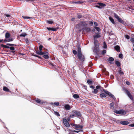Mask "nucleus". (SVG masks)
I'll return each mask as SVG.
<instances>
[{
  "label": "nucleus",
  "mask_w": 134,
  "mask_h": 134,
  "mask_svg": "<svg viewBox=\"0 0 134 134\" xmlns=\"http://www.w3.org/2000/svg\"><path fill=\"white\" fill-rule=\"evenodd\" d=\"M115 63L117 66L118 67L120 66L121 65L120 63L118 61L115 60Z\"/></svg>",
  "instance_id": "nucleus-22"
},
{
  "label": "nucleus",
  "mask_w": 134,
  "mask_h": 134,
  "mask_svg": "<svg viewBox=\"0 0 134 134\" xmlns=\"http://www.w3.org/2000/svg\"><path fill=\"white\" fill-rule=\"evenodd\" d=\"M71 125L74 129L76 130L79 131L80 132H83V126L82 125L73 123L71 124Z\"/></svg>",
  "instance_id": "nucleus-1"
},
{
  "label": "nucleus",
  "mask_w": 134,
  "mask_h": 134,
  "mask_svg": "<svg viewBox=\"0 0 134 134\" xmlns=\"http://www.w3.org/2000/svg\"><path fill=\"white\" fill-rule=\"evenodd\" d=\"M96 89H100V90H101L102 89H103V88L102 87L98 85L96 86Z\"/></svg>",
  "instance_id": "nucleus-34"
},
{
  "label": "nucleus",
  "mask_w": 134,
  "mask_h": 134,
  "mask_svg": "<svg viewBox=\"0 0 134 134\" xmlns=\"http://www.w3.org/2000/svg\"><path fill=\"white\" fill-rule=\"evenodd\" d=\"M65 109L66 110H68L71 109L70 105L68 104H66L64 106Z\"/></svg>",
  "instance_id": "nucleus-11"
},
{
  "label": "nucleus",
  "mask_w": 134,
  "mask_h": 134,
  "mask_svg": "<svg viewBox=\"0 0 134 134\" xmlns=\"http://www.w3.org/2000/svg\"><path fill=\"white\" fill-rule=\"evenodd\" d=\"M54 112L56 116H60V115L59 112L56 111H55L54 110Z\"/></svg>",
  "instance_id": "nucleus-32"
},
{
  "label": "nucleus",
  "mask_w": 134,
  "mask_h": 134,
  "mask_svg": "<svg viewBox=\"0 0 134 134\" xmlns=\"http://www.w3.org/2000/svg\"><path fill=\"white\" fill-rule=\"evenodd\" d=\"M9 48L10 50L12 51H11V52H12V53H14L15 52V51H14L15 49V48L14 47H9Z\"/></svg>",
  "instance_id": "nucleus-25"
},
{
  "label": "nucleus",
  "mask_w": 134,
  "mask_h": 134,
  "mask_svg": "<svg viewBox=\"0 0 134 134\" xmlns=\"http://www.w3.org/2000/svg\"><path fill=\"white\" fill-rule=\"evenodd\" d=\"M52 105H54L57 106H58L59 105V103L58 102H55L54 103H52Z\"/></svg>",
  "instance_id": "nucleus-33"
},
{
  "label": "nucleus",
  "mask_w": 134,
  "mask_h": 134,
  "mask_svg": "<svg viewBox=\"0 0 134 134\" xmlns=\"http://www.w3.org/2000/svg\"><path fill=\"white\" fill-rule=\"evenodd\" d=\"M63 122L64 124L66 127H68L70 126L69 124L66 119H64Z\"/></svg>",
  "instance_id": "nucleus-8"
},
{
  "label": "nucleus",
  "mask_w": 134,
  "mask_h": 134,
  "mask_svg": "<svg viewBox=\"0 0 134 134\" xmlns=\"http://www.w3.org/2000/svg\"><path fill=\"white\" fill-rule=\"evenodd\" d=\"M10 36V34L8 32H6L5 34V39H7Z\"/></svg>",
  "instance_id": "nucleus-15"
},
{
  "label": "nucleus",
  "mask_w": 134,
  "mask_h": 134,
  "mask_svg": "<svg viewBox=\"0 0 134 134\" xmlns=\"http://www.w3.org/2000/svg\"><path fill=\"white\" fill-rule=\"evenodd\" d=\"M114 102H112V103H111L110 104V108L111 109H113L114 108Z\"/></svg>",
  "instance_id": "nucleus-30"
},
{
  "label": "nucleus",
  "mask_w": 134,
  "mask_h": 134,
  "mask_svg": "<svg viewBox=\"0 0 134 134\" xmlns=\"http://www.w3.org/2000/svg\"><path fill=\"white\" fill-rule=\"evenodd\" d=\"M121 121L120 120H118L116 121V122L117 124L119 125L120 124H121Z\"/></svg>",
  "instance_id": "nucleus-42"
},
{
  "label": "nucleus",
  "mask_w": 134,
  "mask_h": 134,
  "mask_svg": "<svg viewBox=\"0 0 134 134\" xmlns=\"http://www.w3.org/2000/svg\"><path fill=\"white\" fill-rule=\"evenodd\" d=\"M82 16L81 15H77V18L78 19H80L82 18Z\"/></svg>",
  "instance_id": "nucleus-52"
},
{
  "label": "nucleus",
  "mask_w": 134,
  "mask_h": 134,
  "mask_svg": "<svg viewBox=\"0 0 134 134\" xmlns=\"http://www.w3.org/2000/svg\"><path fill=\"white\" fill-rule=\"evenodd\" d=\"M80 2H79V1H78V2L72 1L71 2V3L72 4L74 3L77 4V3H80Z\"/></svg>",
  "instance_id": "nucleus-54"
},
{
  "label": "nucleus",
  "mask_w": 134,
  "mask_h": 134,
  "mask_svg": "<svg viewBox=\"0 0 134 134\" xmlns=\"http://www.w3.org/2000/svg\"><path fill=\"white\" fill-rule=\"evenodd\" d=\"M111 97L114 100H115L116 99L115 97H114V95H113V94L111 96Z\"/></svg>",
  "instance_id": "nucleus-59"
},
{
  "label": "nucleus",
  "mask_w": 134,
  "mask_h": 134,
  "mask_svg": "<svg viewBox=\"0 0 134 134\" xmlns=\"http://www.w3.org/2000/svg\"><path fill=\"white\" fill-rule=\"evenodd\" d=\"M107 47V46L105 42H104V46L103 48H106Z\"/></svg>",
  "instance_id": "nucleus-49"
},
{
  "label": "nucleus",
  "mask_w": 134,
  "mask_h": 134,
  "mask_svg": "<svg viewBox=\"0 0 134 134\" xmlns=\"http://www.w3.org/2000/svg\"><path fill=\"white\" fill-rule=\"evenodd\" d=\"M47 22L49 24H51L53 23V21L52 20H47Z\"/></svg>",
  "instance_id": "nucleus-37"
},
{
  "label": "nucleus",
  "mask_w": 134,
  "mask_h": 134,
  "mask_svg": "<svg viewBox=\"0 0 134 134\" xmlns=\"http://www.w3.org/2000/svg\"><path fill=\"white\" fill-rule=\"evenodd\" d=\"M27 35L25 33H22L20 35V37H24L26 35Z\"/></svg>",
  "instance_id": "nucleus-38"
},
{
  "label": "nucleus",
  "mask_w": 134,
  "mask_h": 134,
  "mask_svg": "<svg viewBox=\"0 0 134 134\" xmlns=\"http://www.w3.org/2000/svg\"><path fill=\"white\" fill-rule=\"evenodd\" d=\"M3 90L4 91L7 92H10L9 90L5 86H4L3 87Z\"/></svg>",
  "instance_id": "nucleus-19"
},
{
  "label": "nucleus",
  "mask_w": 134,
  "mask_h": 134,
  "mask_svg": "<svg viewBox=\"0 0 134 134\" xmlns=\"http://www.w3.org/2000/svg\"><path fill=\"white\" fill-rule=\"evenodd\" d=\"M36 53L39 55H43L45 54V53L44 52H42L40 51H37L36 52Z\"/></svg>",
  "instance_id": "nucleus-18"
},
{
  "label": "nucleus",
  "mask_w": 134,
  "mask_h": 134,
  "mask_svg": "<svg viewBox=\"0 0 134 134\" xmlns=\"http://www.w3.org/2000/svg\"><path fill=\"white\" fill-rule=\"evenodd\" d=\"M93 52L94 53H96L97 55H98L99 51V48L98 47H94L93 48Z\"/></svg>",
  "instance_id": "nucleus-9"
},
{
  "label": "nucleus",
  "mask_w": 134,
  "mask_h": 134,
  "mask_svg": "<svg viewBox=\"0 0 134 134\" xmlns=\"http://www.w3.org/2000/svg\"><path fill=\"white\" fill-rule=\"evenodd\" d=\"M118 72L119 74H120L121 75H124V72H123V71H122V70H121V68H120V69H119V70H118Z\"/></svg>",
  "instance_id": "nucleus-21"
},
{
  "label": "nucleus",
  "mask_w": 134,
  "mask_h": 134,
  "mask_svg": "<svg viewBox=\"0 0 134 134\" xmlns=\"http://www.w3.org/2000/svg\"><path fill=\"white\" fill-rule=\"evenodd\" d=\"M70 131H71L72 132H76V133H79V132H80L78 130H77V131H76V130H70Z\"/></svg>",
  "instance_id": "nucleus-53"
},
{
  "label": "nucleus",
  "mask_w": 134,
  "mask_h": 134,
  "mask_svg": "<svg viewBox=\"0 0 134 134\" xmlns=\"http://www.w3.org/2000/svg\"><path fill=\"white\" fill-rule=\"evenodd\" d=\"M72 113L75 114V116L78 117H80L82 116L80 112V111L76 110H74L72 111Z\"/></svg>",
  "instance_id": "nucleus-6"
},
{
  "label": "nucleus",
  "mask_w": 134,
  "mask_h": 134,
  "mask_svg": "<svg viewBox=\"0 0 134 134\" xmlns=\"http://www.w3.org/2000/svg\"><path fill=\"white\" fill-rule=\"evenodd\" d=\"M95 47H98V48L99 45L98 43H97L94 44Z\"/></svg>",
  "instance_id": "nucleus-57"
},
{
  "label": "nucleus",
  "mask_w": 134,
  "mask_h": 134,
  "mask_svg": "<svg viewBox=\"0 0 134 134\" xmlns=\"http://www.w3.org/2000/svg\"><path fill=\"white\" fill-rule=\"evenodd\" d=\"M129 124V122L128 121H121V124L123 125H126Z\"/></svg>",
  "instance_id": "nucleus-17"
},
{
  "label": "nucleus",
  "mask_w": 134,
  "mask_h": 134,
  "mask_svg": "<svg viewBox=\"0 0 134 134\" xmlns=\"http://www.w3.org/2000/svg\"><path fill=\"white\" fill-rule=\"evenodd\" d=\"M100 97L102 98H105L106 96V95L104 93H102L100 94Z\"/></svg>",
  "instance_id": "nucleus-24"
},
{
  "label": "nucleus",
  "mask_w": 134,
  "mask_h": 134,
  "mask_svg": "<svg viewBox=\"0 0 134 134\" xmlns=\"http://www.w3.org/2000/svg\"><path fill=\"white\" fill-rule=\"evenodd\" d=\"M82 30V32L83 31L86 33L91 31V28L90 27H85V28H83Z\"/></svg>",
  "instance_id": "nucleus-7"
},
{
  "label": "nucleus",
  "mask_w": 134,
  "mask_h": 134,
  "mask_svg": "<svg viewBox=\"0 0 134 134\" xmlns=\"http://www.w3.org/2000/svg\"><path fill=\"white\" fill-rule=\"evenodd\" d=\"M4 15L7 17H10V15L9 14H5Z\"/></svg>",
  "instance_id": "nucleus-63"
},
{
  "label": "nucleus",
  "mask_w": 134,
  "mask_h": 134,
  "mask_svg": "<svg viewBox=\"0 0 134 134\" xmlns=\"http://www.w3.org/2000/svg\"><path fill=\"white\" fill-rule=\"evenodd\" d=\"M43 46L42 45H40L39 47V49L40 50V51H41L42 49Z\"/></svg>",
  "instance_id": "nucleus-45"
},
{
  "label": "nucleus",
  "mask_w": 134,
  "mask_h": 134,
  "mask_svg": "<svg viewBox=\"0 0 134 134\" xmlns=\"http://www.w3.org/2000/svg\"><path fill=\"white\" fill-rule=\"evenodd\" d=\"M87 82L89 85H92L93 84V82L92 81L89 79L87 80Z\"/></svg>",
  "instance_id": "nucleus-29"
},
{
  "label": "nucleus",
  "mask_w": 134,
  "mask_h": 134,
  "mask_svg": "<svg viewBox=\"0 0 134 134\" xmlns=\"http://www.w3.org/2000/svg\"><path fill=\"white\" fill-rule=\"evenodd\" d=\"M126 84L129 85H130L131 84L130 82H129L128 81H127L126 82Z\"/></svg>",
  "instance_id": "nucleus-60"
},
{
  "label": "nucleus",
  "mask_w": 134,
  "mask_h": 134,
  "mask_svg": "<svg viewBox=\"0 0 134 134\" xmlns=\"http://www.w3.org/2000/svg\"><path fill=\"white\" fill-rule=\"evenodd\" d=\"M94 28L98 32L100 31V29L99 27H98L95 26L94 27Z\"/></svg>",
  "instance_id": "nucleus-41"
},
{
  "label": "nucleus",
  "mask_w": 134,
  "mask_h": 134,
  "mask_svg": "<svg viewBox=\"0 0 134 134\" xmlns=\"http://www.w3.org/2000/svg\"><path fill=\"white\" fill-rule=\"evenodd\" d=\"M96 7H97L99 8H100V7L99 6V5L98 4V5H96L95 6Z\"/></svg>",
  "instance_id": "nucleus-64"
},
{
  "label": "nucleus",
  "mask_w": 134,
  "mask_h": 134,
  "mask_svg": "<svg viewBox=\"0 0 134 134\" xmlns=\"http://www.w3.org/2000/svg\"><path fill=\"white\" fill-rule=\"evenodd\" d=\"M131 127H134V123L131 124L129 125Z\"/></svg>",
  "instance_id": "nucleus-61"
},
{
  "label": "nucleus",
  "mask_w": 134,
  "mask_h": 134,
  "mask_svg": "<svg viewBox=\"0 0 134 134\" xmlns=\"http://www.w3.org/2000/svg\"><path fill=\"white\" fill-rule=\"evenodd\" d=\"M117 20H118L119 22L122 24H123L124 23V21L120 18H119Z\"/></svg>",
  "instance_id": "nucleus-28"
},
{
  "label": "nucleus",
  "mask_w": 134,
  "mask_h": 134,
  "mask_svg": "<svg viewBox=\"0 0 134 134\" xmlns=\"http://www.w3.org/2000/svg\"><path fill=\"white\" fill-rule=\"evenodd\" d=\"M114 60V58L112 57H110L109 58V59H108V61H113Z\"/></svg>",
  "instance_id": "nucleus-43"
},
{
  "label": "nucleus",
  "mask_w": 134,
  "mask_h": 134,
  "mask_svg": "<svg viewBox=\"0 0 134 134\" xmlns=\"http://www.w3.org/2000/svg\"><path fill=\"white\" fill-rule=\"evenodd\" d=\"M118 52H119L120 51V47L118 45H116L114 48Z\"/></svg>",
  "instance_id": "nucleus-14"
},
{
  "label": "nucleus",
  "mask_w": 134,
  "mask_h": 134,
  "mask_svg": "<svg viewBox=\"0 0 134 134\" xmlns=\"http://www.w3.org/2000/svg\"><path fill=\"white\" fill-rule=\"evenodd\" d=\"M125 37L127 39H129L130 38V36L128 35H125Z\"/></svg>",
  "instance_id": "nucleus-56"
},
{
  "label": "nucleus",
  "mask_w": 134,
  "mask_h": 134,
  "mask_svg": "<svg viewBox=\"0 0 134 134\" xmlns=\"http://www.w3.org/2000/svg\"><path fill=\"white\" fill-rule=\"evenodd\" d=\"M77 56L79 61L81 62H83L85 60V56L82 53L77 54Z\"/></svg>",
  "instance_id": "nucleus-5"
},
{
  "label": "nucleus",
  "mask_w": 134,
  "mask_h": 134,
  "mask_svg": "<svg viewBox=\"0 0 134 134\" xmlns=\"http://www.w3.org/2000/svg\"><path fill=\"white\" fill-rule=\"evenodd\" d=\"M124 91L126 93L130 99L132 100L133 101L134 99L133 97L131 94L130 92L126 88H123Z\"/></svg>",
  "instance_id": "nucleus-4"
},
{
  "label": "nucleus",
  "mask_w": 134,
  "mask_h": 134,
  "mask_svg": "<svg viewBox=\"0 0 134 134\" xmlns=\"http://www.w3.org/2000/svg\"><path fill=\"white\" fill-rule=\"evenodd\" d=\"M73 97L75 99H77L79 98V95L78 94H74L73 95Z\"/></svg>",
  "instance_id": "nucleus-26"
},
{
  "label": "nucleus",
  "mask_w": 134,
  "mask_h": 134,
  "mask_svg": "<svg viewBox=\"0 0 134 134\" xmlns=\"http://www.w3.org/2000/svg\"><path fill=\"white\" fill-rule=\"evenodd\" d=\"M113 111L116 114H120L121 115H124L126 113V111L123 110L122 109L117 110L115 109H114Z\"/></svg>",
  "instance_id": "nucleus-3"
},
{
  "label": "nucleus",
  "mask_w": 134,
  "mask_h": 134,
  "mask_svg": "<svg viewBox=\"0 0 134 134\" xmlns=\"http://www.w3.org/2000/svg\"><path fill=\"white\" fill-rule=\"evenodd\" d=\"M89 23L91 25H93V22H92V21H90L89 22Z\"/></svg>",
  "instance_id": "nucleus-62"
},
{
  "label": "nucleus",
  "mask_w": 134,
  "mask_h": 134,
  "mask_svg": "<svg viewBox=\"0 0 134 134\" xmlns=\"http://www.w3.org/2000/svg\"><path fill=\"white\" fill-rule=\"evenodd\" d=\"M123 54H120L119 55V57L121 59H122L123 58Z\"/></svg>",
  "instance_id": "nucleus-50"
},
{
  "label": "nucleus",
  "mask_w": 134,
  "mask_h": 134,
  "mask_svg": "<svg viewBox=\"0 0 134 134\" xmlns=\"http://www.w3.org/2000/svg\"><path fill=\"white\" fill-rule=\"evenodd\" d=\"M35 101L38 103H42V101H41L40 99H38V98H37L35 99Z\"/></svg>",
  "instance_id": "nucleus-27"
},
{
  "label": "nucleus",
  "mask_w": 134,
  "mask_h": 134,
  "mask_svg": "<svg viewBox=\"0 0 134 134\" xmlns=\"http://www.w3.org/2000/svg\"><path fill=\"white\" fill-rule=\"evenodd\" d=\"M47 29L49 31L52 30L53 31H55L57 30V28H53V27H47Z\"/></svg>",
  "instance_id": "nucleus-10"
},
{
  "label": "nucleus",
  "mask_w": 134,
  "mask_h": 134,
  "mask_svg": "<svg viewBox=\"0 0 134 134\" xmlns=\"http://www.w3.org/2000/svg\"><path fill=\"white\" fill-rule=\"evenodd\" d=\"M1 46L2 47L4 48H9V47L3 44H1Z\"/></svg>",
  "instance_id": "nucleus-31"
},
{
  "label": "nucleus",
  "mask_w": 134,
  "mask_h": 134,
  "mask_svg": "<svg viewBox=\"0 0 134 134\" xmlns=\"http://www.w3.org/2000/svg\"><path fill=\"white\" fill-rule=\"evenodd\" d=\"M87 25V23L85 21H81L78 24L76 25V27L77 28H79L80 27H82L83 28H85Z\"/></svg>",
  "instance_id": "nucleus-2"
},
{
  "label": "nucleus",
  "mask_w": 134,
  "mask_h": 134,
  "mask_svg": "<svg viewBox=\"0 0 134 134\" xmlns=\"http://www.w3.org/2000/svg\"><path fill=\"white\" fill-rule=\"evenodd\" d=\"M13 38H9L8 39H5L3 41L4 42H9L12 41H13Z\"/></svg>",
  "instance_id": "nucleus-16"
},
{
  "label": "nucleus",
  "mask_w": 134,
  "mask_h": 134,
  "mask_svg": "<svg viewBox=\"0 0 134 134\" xmlns=\"http://www.w3.org/2000/svg\"><path fill=\"white\" fill-rule=\"evenodd\" d=\"M106 51L105 50H104L102 51L101 53L103 55H104L106 53Z\"/></svg>",
  "instance_id": "nucleus-44"
},
{
  "label": "nucleus",
  "mask_w": 134,
  "mask_h": 134,
  "mask_svg": "<svg viewBox=\"0 0 134 134\" xmlns=\"http://www.w3.org/2000/svg\"><path fill=\"white\" fill-rule=\"evenodd\" d=\"M98 4L99 5L100 8H102L103 7L106 6V5L104 3H98Z\"/></svg>",
  "instance_id": "nucleus-20"
},
{
  "label": "nucleus",
  "mask_w": 134,
  "mask_h": 134,
  "mask_svg": "<svg viewBox=\"0 0 134 134\" xmlns=\"http://www.w3.org/2000/svg\"><path fill=\"white\" fill-rule=\"evenodd\" d=\"M109 19L112 22V23L114 24H115V23L114 21V19L111 17H109Z\"/></svg>",
  "instance_id": "nucleus-23"
},
{
  "label": "nucleus",
  "mask_w": 134,
  "mask_h": 134,
  "mask_svg": "<svg viewBox=\"0 0 134 134\" xmlns=\"http://www.w3.org/2000/svg\"><path fill=\"white\" fill-rule=\"evenodd\" d=\"M6 44L10 46H16V45L13 44L7 43Z\"/></svg>",
  "instance_id": "nucleus-40"
},
{
  "label": "nucleus",
  "mask_w": 134,
  "mask_h": 134,
  "mask_svg": "<svg viewBox=\"0 0 134 134\" xmlns=\"http://www.w3.org/2000/svg\"><path fill=\"white\" fill-rule=\"evenodd\" d=\"M94 44H96L97 43H98V41L96 39H95L94 38Z\"/></svg>",
  "instance_id": "nucleus-47"
},
{
  "label": "nucleus",
  "mask_w": 134,
  "mask_h": 134,
  "mask_svg": "<svg viewBox=\"0 0 134 134\" xmlns=\"http://www.w3.org/2000/svg\"><path fill=\"white\" fill-rule=\"evenodd\" d=\"M72 52L75 55H76L77 53L76 51L75 50H73L72 51Z\"/></svg>",
  "instance_id": "nucleus-48"
},
{
  "label": "nucleus",
  "mask_w": 134,
  "mask_h": 134,
  "mask_svg": "<svg viewBox=\"0 0 134 134\" xmlns=\"http://www.w3.org/2000/svg\"><path fill=\"white\" fill-rule=\"evenodd\" d=\"M98 92V90L97 89H94L93 93L94 94H96Z\"/></svg>",
  "instance_id": "nucleus-51"
},
{
  "label": "nucleus",
  "mask_w": 134,
  "mask_h": 134,
  "mask_svg": "<svg viewBox=\"0 0 134 134\" xmlns=\"http://www.w3.org/2000/svg\"><path fill=\"white\" fill-rule=\"evenodd\" d=\"M43 57L44 58L47 59H48L49 58V56L47 55H44Z\"/></svg>",
  "instance_id": "nucleus-36"
},
{
  "label": "nucleus",
  "mask_w": 134,
  "mask_h": 134,
  "mask_svg": "<svg viewBox=\"0 0 134 134\" xmlns=\"http://www.w3.org/2000/svg\"><path fill=\"white\" fill-rule=\"evenodd\" d=\"M23 17L24 19H28L30 18V17L28 16H23Z\"/></svg>",
  "instance_id": "nucleus-55"
},
{
  "label": "nucleus",
  "mask_w": 134,
  "mask_h": 134,
  "mask_svg": "<svg viewBox=\"0 0 134 134\" xmlns=\"http://www.w3.org/2000/svg\"><path fill=\"white\" fill-rule=\"evenodd\" d=\"M130 41L131 42L134 43V38H131Z\"/></svg>",
  "instance_id": "nucleus-58"
},
{
  "label": "nucleus",
  "mask_w": 134,
  "mask_h": 134,
  "mask_svg": "<svg viewBox=\"0 0 134 134\" xmlns=\"http://www.w3.org/2000/svg\"><path fill=\"white\" fill-rule=\"evenodd\" d=\"M114 16L117 19H118L119 18V16L116 14L114 13Z\"/></svg>",
  "instance_id": "nucleus-35"
},
{
  "label": "nucleus",
  "mask_w": 134,
  "mask_h": 134,
  "mask_svg": "<svg viewBox=\"0 0 134 134\" xmlns=\"http://www.w3.org/2000/svg\"><path fill=\"white\" fill-rule=\"evenodd\" d=\"M75 115V114L74 113V114H71L70 115V118H73L74 117H76Z\"/></svg>",
  "instance_id": "nucleus-46"
},
{
  "label": "nucleus",
  "mask_w": 134,
  "mask_h": 134,
  "mask_svg": "<svg viewBox=\"0 0 134 134\" xmlns=\"http://www.w3.org/2000/svg\"><path fill=\"white\" fill-rule=\"evenodd\" d=\"M77 54H80L82 53L81 51V48L79 46H77Z\"/></svg>",
  "instance_id": "nucleus-13"
},
{
  "label": "nucleus",
  "mask_w": 134,
  "mask_h": 134,
  "mask_svg": "<svg viewBox=\"0 0 134 134\" xmlns=\"http://www.w3.org/2000/svg\"><path fill=\"white\" fill-rule=\"evenodd\" d=\"M96 34L93 36V37L94 38L97 39L98 38H100L101 37V35H100L97 32L96 33Z\"/></svg>",
  "instance_id": "nucleus-12"
},
{
  "label": "nucleus",
  "mask_w": 134,
  "mask_h": 134,
  "mask_svg": "<svg viewBox=\"0 0 134 134\" xmlns=\"http://www.w3.org/2000/svg\"><path fill=\"white\" fill-rule=\"evenodd\" d=\"M103 90L106 94L108 95V94L110 93L108 91H106L103 89Z\"/></svg>",
  "instance_id": "nucleus-39"
}]
</instances>
